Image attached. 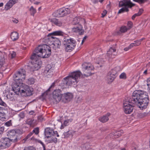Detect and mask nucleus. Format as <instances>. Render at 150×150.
Here are the masks:
<instances>
[{"label": "nucleus", "mask_w": 150, "mask_h": 150, "mask_svg": "<svg viewBox=\"0 0 150 150\" xmlns=\"http://www.w3.org/2000/svg\"><path fill=\"white\" fill-rule=\"evenodd\" d=\"M82 29V27L80 25L79 27H77L76 28H74L73 30L75 32H79L81 31V34H82L84 31Z\"/></svg>", "instance_id": "29"}, {"label": "nucleus", "mask_w": 150, "mask_h": 150, "mask_svg": "<svg viewBox=\"0 0 150 150\" xmlns=\"http://www.w3.org/2000/svg\"><path fill=\"white\" fill-rule=\"evenodd\" d=\"M63 95L60 89H56L53 92L52 96L54 100L58 103L60 101H62Z\"/></svg>", "instance_id": "10"}, {"label": "nucleus", "mask_w": 150, "mask_h": 150, "mask_svg": "<svg viewBox=\"0 0 150 150\" xmlns=\"http://www.w3.org/2000/svg\"><path fill=\"white\" fill-rule=\"evenodd\" d=\"M110 113H108L106 115L99 117V120L102 122L105 123L109 120L108 117L110 116Z\"/></svg>", "instance_id": "24"}, {"label": "nucleus", "mask_w": 150, "mask_h": 150, "mask_svg": "<svg viewBox=\"0 0 150 150\" xmlns=\"http://www.w3.org/2000/svg\"><path fill=\"white\" fill-rule=\"evenodd\" d=\"M107 11H106V10H105L103 11V12L102 13V17H104L106 15V14L107 13Z\"/></svg>", "instance_id": "51"}, {"label": "nucleus", "mask_w": 150, "mask_h": 150, "mask_svg": "<svg viewBox=\"0 0 150 150\" xmlns=\"http://www.w3.org/2000/svg\"><path fill=\"white\" fill-rule=\"evenodd\" d=\"M24 84L22 83H19V82H15L13 85L12 86L13 91L17 94H19V93H21L22 90L23 89V85Z\"/></svg>", "instance_id": "11"}, {"label": "nucleus", "mask_w": 150, "mask_h": 150, "mask_svg": "<svg viewBox=\"0 0 150 150\" xmlns=\"http://www.w3.org/2000/svg\"><path fill=\"white\" fill-rule=\"evenodd\" d=\"M34 112H35L33 110H31L29 112V113L30 115H33L34 114Z\"/></svg>", "instance_id": "58"}, {"label": "nucleus", "mask_w": 150, "mask_h": 150, "mask_svg": "<svg viewBox=\"0 0 150 150\" xmlns=\"http://www.w3.org/2000/svg\"><path fill=\"white\" fill-rule=\"evenodd\" d=\"M75 132L74 131L71 130H69L66 132H64V137H63L65 138H71L73 134H74Z\"/></svg>", "instance_id": "23"}, {"label": "nucleus", "mask_w": 150, "mask_h": 150, "mask_svg": "<svg viewBox=\"0 0 150 150\" xmlns=\"http://www.w3.org/2000/svg\"><path fill=\"white\" fill-rule=\"evenodd\" d=\"M44 133L46 137L48 138L52 137L54 136L55 134H57V132L54 131L53 129L50 127H47L45 129Z\"/></svg>", "instance_id": "15"}, {"label": "nucleus", "mask_w": 150, "mask_h": 150, "mask_svg": "<svg viewBox=\"0 0 150 150\" xmlns=\"http://www.w3.org/2000/svg\"><path fill=\"white\" fill-rule=\"evenodd\" d=\"M62 44L64 46L65 51L70 52L74 49L76 45V42L73 38H65L63 41Z\"/></svg>", "instance_id": "4"}, {"label": "nucleus", "mask_w": 150, "mask_h": 150, "mask_svg": "<svg viewBox=\"0 0 150 150\" xmlns=\"http://www.w3.org/2000/svg\"><path fill=\"white\" fill-rule=\"evenodd\" d=\"M134 1L140 4H143L147 1V0H133Z\"/></svg>", "instance_id": "37"}, {"label": "nucleus", "mask_w": 150, "mask_h": 150, "mask_svg": "<svg viewBox=\"0 0 150 150\" xmlns=\"http://www.w3.org/2000/svg\"><path fill=\"white\" fill-rule=\"evenodd\" d=\"M38 142L42 144L43 147V150H46L45 146L44 143L41 140H39Z\"/></svg>", "instance_id": "48"}, {"label": "nucleus", "mask_w": 150, "mask_h": 150, "mask_svg": "<svg viewBox=\"0 0 150 150\" xmlns=\"http://www.w3.org/2000/svg\"><path fill=\"white\" fill-rule=\"evenodd\" d=\"M3 3H0V7H2L3 5Z\"/></svg>", "instance_id": "64"}, {"label": "nucleus", "mask_w": 150, "mask_h": 150, "mask_svg": "<svg viewBox=\"0 0 150 150\" xmlns=\"http://www.w3.org/2000/svg\"><path fill=\"white\" fill-rule=\"evenodd\" d=\"M73 97L72 94L70 93H67L63 95L62 101L63 102L66 103L70 101Z\"/></svg>", "instance_id": "17"}, {"label": "nucleus", "mask_w": 150, "mask_h": 150, "mask_svg": "<svg viewBox=\"0 0 150 150\" xmlns=\"http://www.w3.org/2000/svg\"><path fill=\"white\" fill-rule=\"evenodd\" d=\"M25 72L22 70L15 73L13 75V80L14 82H19L22 83L23 79H24L25 77Z\"/></svg>", "instance_id": "9"}, {"label": "nucleus", "mask_w": 150, "mask_h": 150, "mask_svg": "<svg viewBox=\"0 0 150 150\" xmlns=\"http://www.w3.org/2000/svg\"><path fill=\"white\" fill-rule=\"evenodd\" d=\"M143 11V10L142 9H140L138 13V15L140 16L142 13Z\"/></svg>", "instance_id": "53"}, {"label": "nucleus", "mask_w": 150, "mask_h": 150, "mask_svg": "<svg viewBox=\"0 0 150 150\" xmlns=\"http://www.w3.org/2000/svg\"><path fill=\"white\" fill-rule=\"evenodd\" d=\"M62 17L67 15L70 13V9L68 8L63 7L59 9Z\"/></svg>", "instance_id": "20"}, {"label": "nucleus", "mask_w": 150, "mask_h": 150, "mask_svg": "<svg viewBox=\"0 0 150 150\" xmlns=\"http://www.w3.org/2000/svg\"><path fill=\"white\" fill-rule=\"evenodd\" d=\"M144 39V38H142L140 40H137V42H139V43L136 44V45H139L141 44V42Z\"/></svg>", "instance_id": "50"}, {"label": "nucleus", "mask_w": 150, "mask_h": 150, "mask_svg": "<svg viewBox=\"0 0 150 150\" xmlns=\"http://www.w3.org/2000/svg\"><path fill=\"white\" fill-rule=\"evenodd\" d=\"M135 44L134 43H132L131 44L130 46H129V48H131L132 47H133V46H135L134 45Z\"/></svg>", "instance_id": "57"}, {"label": "nucleus", "mask_w": 150, "mask_h": 150, "mask_svg": "<svg viewBox=\"0 0 150 150\" xmlns=\"http://www.w3.org/2000/svg\"><path fill=\"white\" fill-rule=\"evenodd\" d=\"M52 138L50 139L48 141V142L50 143H52L54 142V143H56L57 142V138L55 137H52Z\"/></svg>", "instance_id": "35"}, {"label": "nucleus", "mask_w": 150, "mask_h": 150, "mask_svg": "<svg viewBox=\"0 0 150 150\" xmlns=\"http://www.w3.org/2000/svg\"><path fill=\"white\" fill-rule=\"evenodd\" d=\"M33 134V132H30L26 137L23 139V140L26 141L28 138L30 137Z\"/></svg>", "instance_id": "41"}, {"label": "nucleus", "mask_w": 150, "mask_h": 150, "mask_svg": "<svg viewBox=\"0 0 150 150\" xmlns=\"http://www.w3.org/2000/svg\"><path fill=\"white\" fill-rule=\"evenodd\" d=\"M147 82L148 83H149V82H150V77L147 80Z\"/></svg>", "instance_id": "61"}, {"label": "nucleus", "mask_w": 150, "mask_h": 150, "mask_svg": "<svg viewBox=\"0 0 150 150\" xmlns=\"http://www.w3.org/2000/svg\"><path fill=\"white\" fill-rule=\"evenodd\" d=\"M81 74V72L76 71L71 73L62 80L63 86H70L76 84L79 81Z\"/></svg>", "instance_id": "3"}, {"label": "nucleus", "mask_w": 150, "mask_h": 150, "mask_svg": "<svg viewBox=\"0 0 150 150\" xmlns=\"http://www.w3.org/2000/svg\"><path fill=\"white\" fill-rule=\"evenodd\" d=\"M12 21L13 22L16 23H17L18 22V20L15 18H13Z\"/></svg>", "instance_id": "55"}, {"label": "nucleus", "mask_w": 150, "mask_h": 150, "mask_svg": "<svg viewBox=\"0 0 150 150\" xmlns=\"http://www.w3.org/2000/svg\"><path fill=\"white\" fill-rule=\"evenodd\" d=\"M52 65L51 64H47L44 70V72L46 74H50V75H52L53 74V71L54 67L52 66Z\"/></svg>", "instance_id": "19"}, {"label": "nucleus", "mask_w": 150, "mask_h": 150, "mask_svg": "<svg viewBox=\"0 0 150 150\" xmlns=\"http://www.w3.org/2000/svg\"><path fill=\"white\" fill-rule=\"evenodd\" d=\"M38 118L39 121L42 122L44 120L43 117L42 115L38 116Z\"/></svg>", "instance_id": "46"}, {"label": "nucleus", "mask_w": 150, "mask_h": 150, "mask_svg": "<svg viewBox=\"0 0 150 150\" xmlns=\"http://www.w3.org/2000/svg\"><path fill=\"white\" fill-rule=\"evenodd\" d=\"M4 130V128L3 127H1L0 128V134H2Z\"/></svg>", "instance_id": "54"}, {"label": "nucleus", "mask_w": 150, "mask_h": 150, "mask_svg": "<svg viewBox=\"0 0 150 150\" xmlns=\"http://www.w3.org/2000/svg\"><path fill=\"white\" fill-rule=\"evenodd\" d=\"M79 23V20L77 17L75 18L72 21V24L74 25H76Z\"/></svg>", "instance_id": "36"}, {"label": "nucleus", "mask_w": 150, "mask_h": 150, "mask_svg": "<svg viewBox=\"0 0 150 150\" xmlns=\"http://www.w3.org/2000/svg\"><path fill=\"white\" fill-rule=\"evenodd\" d=\"M9 137V140H10L11 141L13 142H16L18 140L20 139V138L17 136V134H16V132L14 130H11L8 133Z\"/></svg>", "instance_id": "13"}, {"label": "nucleus", "mask_w": 150, "mask_h": 150, "mask_svg": "<svg viewBox=\"0 0 150 150\" xmlns=\"http://www.w3.org/2000/svg\"><path fill=\"white\" fill-rule=\"evenodd\" d=\"M16 132V134H17V136H18L19 137H20V134H22V131L20 129H17L15 130Z\"/></svg>", "instance_id": "39"}, {"label": "nucleus", "mask_w": 150, "mask_h": 150, "mask_svg": "<svg viewBox=\"0 0 150 150\" xmlns=\"http://www.w3.org/2000/svg\"><path fill=\"white\" fill-rule=\"evenodd\" d=\"M45 42L48 45H53L57 48H59L61 45V42L56 37L52 36L47 37L44 39Z\"/></svg>", "instance_id": "6"}, {"label": "nucleus", "mask_w": 150, "mask_h": 150, "mask_svg": "<svg viewBox=\"0 0 150 150\" xmlns=\"http://www.w3.org/2000/svg\"><path fill=\"white\" fill-rule=\"evenodd\" d=\"M4 59L3 58L0 59V68L3 65L4 63Z\"/></svg>", "instance_id": "45"}, {"label": "nucleus", "mask_w": 150, "mask_h": 150, "mask_svg": "<svg viewBox=\"0 0 150 150\" xmlns=\"http://www.w3.org/2000/svg\"><path fill=\"white\" fill-rule=\"evenodd\" d=\"M132 23L131 21H129L128 22L127 25L129 27V29L132 27Z\"/></svg>", "instance_id": "49"}, {"label": "nucleus", "mask_w": 150, "mask_h": 150, "mask_svg": "<svg viewBox=\"0 0 150 150\" xmlns=\"http://www.w3.org/2000/svg\"><path fill=\"white\" fill-rule=\"evenodd\" d=\"M25 123L30 127H33L36 125V120L33 118L28 119L25 121Z\"/></svg>", "instance_id": "21"}, {"label": "nucleus", "mask_w": 150, "mask_h": 150, "mask_svg": "<svg viewBox=\"0 0 150 150\" xmlns=\"http://www.w3.org/2000/svg\"><path fill=\"white\" fill-rule=\"evenodd\" d=\"M4 112L2 109L1 111V112H0V117L1 116H4Z\"/></svg>", "instance_id": "56"}, {"label": "nucleus", "mask_w": 150, "mask_h": 150, "mask_svg": "<svg viewBox=\"0 0 150 150\" xmlns=\"http://www.w3.org/2000/svg\"><path fill=\"white\" fill-rule=\"evenodd\" d=\"M32 60L31 67L33 71L37 70L40 68L41 61L36 58L35 54H33L30 57Z\"/></svg>", "instance_id": "7"}, {"label": "nucleus", "mask_w": 150, "mask_h": 150, "mask_svg": "<svg viewBox=\"0 0 150 150\" xmlns=\"http://www.w3.org/2000/svg\"><path fill=\"white\" fill-rule=\"evenodd\" d=\"M69 120H67L64 121L63 124H62L60 128L61 129H63L64 127L67 126L68 125L69 122Z\"/></svg>", "instance_id": "32"}, {"label": "nucleus", "mask_w": 150, "mask_h": 150, "mask_svg": "<svg viewBox=\"0 0 150 150\" xmlns=\"http://www.w3.org/2000/svg\"><path fill=\"white\" fill-rule=\"evenodd\" d=\"M5 125L7 127H9L12 125L11 121V120L6 122L5 124Z\"/></svg>", "instance_id": "44"}, {"label": "nucleus", "mask_w": 150, "mask_h": 150, "mask_svg": "<svg viewBox=\"0 0 150 150\" xmlns=\"http://www.w3.org/2000/svg\"><path fill=\"white\" fill-rule=\"evenodd\" d=\"M33 88L29 87L27 85H24L23 88L22 90L21 93L25 94L27 96H30L33 94Z\"/></svg>", "instance_id": "14"}, {"label": "nucleus", "mask_w": 150, "mask_h": 150, "mask_svg": "<svg viewBox=\"0 0 150 150\" xmlns=\"http://www.w3.org/2000/svg\"><path fill=\"white\" fill-rule=\"evenodd\" d=\"M135 5V4L132 3L130 0H123L120 1L119 6L120 7H124L128 8H131Z\"/></svg>", "instance_id": "12"}, {"label": "nucleus", "mask_w": 150, "mask_h": 150, "mask_svg": "<svg viewBox=\"0 0 150 150\" xmlns=\"http://www.w3.org/2000/svg\"><path fill=\"white\" fill-rule=\"evenodd\" d=\"M9 139L8 138L2 139L0 141V147L3 149L6 147V146H8L9 144Z\"/></svg>", "instance_id": "18"}, {"label": "nucleus", "mask_w": 150, "mask_h": 150, "mask_svg": "<svg viewBox=\"0 0 150 150\" xmlns=\"http://www.w3.org/2000/svg\"><path fill=\"white\" fill-rule=\"evenodd\" d=\"M136 17L134 15L132 16V20H134Z\"/></svg>", "instance_id": "60"}, {"label": "nucleus", "mask_w": 150, "mask_h": 150, "mask_svg": "<svg viewBox=\"0 0 150 150\" xmlns=\"http://www.w3.org/2000/svg\"><path fill=\"white\" fill-rule=\"evenodd\" d=\"M40 3V2H36L34 3V4L36 5H38Z\"/></svg>", "instance_id": "62"}, {"label": "nucleus", "mask_w": 150, "mask_h": 150, "mask_svg": "<svg viewBox=\"0 0 150 150\" xmlns=\"http://www.w3.org/2000/svg\"><path fill=\"white\" fill-rule=\"evenodd\" d=\"M32 132H33V133H35L36 135L38 134L39 133V128L38 127L35 128Z\"/></svg>", "instance_id": "43"}, {"label": "nucleus", "mask_w": 150, "mask_h": 150, "mask_svg": "<svg viewBox=\"0 0 150 150\" xmlns=\"http://www.w3.org/2000/svg\"><path fill=\"white\" fill-rule=\"evenodd\" d=\"M36 58H42L49 57L51 53L50 47L47 44L40 45L36 47L34 50Z\"/></svg>", "instance_id": "2"}, {"label": "nucleus", "mask_w": 150, "mask_h": 150, "mask_svg": "<svg viewBox=\"0 0 150 150\" xmlns=\"http://www.w3.org/2000/svg\"><path fill=\"white\" fill-rule=\"evenodd\" d=\"M53 22L57 26H61L62 25V21L57 19H54L52 20Z\"/></svg>", "instance_id": "28"}, {"label": "nucleus", "mask_w": 150, "mask_h": 150, "mask_svg": "<svg viewBox=\"0 0 150 150\" xmlns=\"http://www.w3.org/2000/svg\"><path fill=\"white\" fill-rule=\"evenodd\" d=\"M117 54L116 52V49L112 47H110L109 50L108 51L106 55V58L108 59L110 58H113L114 56Z\"/></svg>", "instance_id": "16"}, {"label": "nucleus", "mask_w": 150, "mask_h": 150, "mask_svg": "<svg viewBox=\"0 0 150 150\" xmlns=\"http://www.w3.org/2000/svg\"><path fill=\"white\" fill-rule=\"evenodd\" d=\"M56 83V81H54L53 83L50 86L49 88L44 93H43L42 94V95L43 96H45L47 95V93L48 92L50 91V88H53L55 86V84Z\"/></svg>", "instance_id": "27"}, {"label": "nucleus", "mask_w": 150, "mask_h": 150, "mask_svg": "<svg viewBox=\"0 0 150 150\" xmlns=\"http://www.w3.org/2000/svg\"><path fill=\"white\" fill-rule=\"evenodd\" d=\"M64 35V33L61 31H54L53 32L49 34V35H60L63 36Z\"/></svg>", "instance_id": "26"}, {"label": "nucleus", "mask_w": 150, "mask_h": 150, "mask_svg": "<svg viewBox=\"0 0 150 150\" xmlns=\"http://www.w3.org/2000/svg\"><path fill=\"white\" fill-rule=\"evenodd\" d=\"M16 3V0H10L5 5V9L6 10H8V9L11 8Z\"/></svg>", "instance_id": "22"}, {"label": "nucleus", "mask_w": 150, "mask_h": 150, "mask_svg": "<svg viewBox=\"0 0 150 150\" xmlns=\"http://www.w3.org/2000/svg\"><path fill=\"white\" fill-rule=\"evenodd\" d=\"M23 150H36L35 148L32 146L25 147Z\"/></svg>", "instance_id": "42"}, {"label": "nucleus", "mask_w": 150, "mask_h": 150, "mask_svg": "<svg viewBox=\"0 0 150 150\" xmlns=\"http://www.w3.org/2000/svg\"><path fill=\"white\" fill-rule=\"evenodd\" d=\"M149 102V96L146 92L139 90L134 91L132 98L126 99L125 102L123 103L124 111L126 114H130L133 110V104L143 110L146 108Z\"/></svg>", "instance_id": "1"}, {"label": "nucleus", "mask_w": 150, "mask_h": 150, "mask_svg": "<svg viewBox=\"0 0 150 150\" xmlns=\"http://www.w3.org/2000/svg\"><path fill=\"white\" fill-rule=\"evenodd\" d=\"M30 11L31 15L34 16L36 12V10L34 8L33 6H32L30 8Z\"/></svg>", "instance_id": "30"}, {"label": "nucleus", "mask_w": 150, "mask_h": 150, "mask_svg": "<svg viewBox=\"0 0 150 150\" xmlns=\"http://www.w3.org/2000/svg\"><path fill=\"white\" fill-rule=\"evenodd\" d=\"M59 10H57V11H55L53 13V15L55 17H62L60 14V13Z\"/></svg>", "instance_id": "31"}, {"label": "nucleus", "mask_w": 150, "mask_h": 150, "mask_svg": "<svg viewBox=\"0 0 150 150\" xmlns=\"http://www.w3.org/2000/svg\"><path fill=\"white\" fill-rule=\"evenodd\" d=\"M134 15L136 17V16H140L139 15H138V13H135V14H134Z\"/></svg>", "instance_id": "63"}, {"label": "nucleus", "mask_w": 150, "mask_h": 150, "mask_svg": "<svg viewBox=\"0 0 150 150\" xmlns=\"http://www.w3.org/2000/svg\"><path fill=\"white\" fill-rule=\"evenodd\" d=\"M121 70L119 66H117L112 69L108 74L107 79L110 82H112L117 75V73Z\"/></svg>", "instance_id": "8"}, {"label": "nucleus", "mask_w": 150, "mask_h": 150, "mask_svg": "<svg viewBox=\"0 0 150 150\" xmlns=\"http://www.w3.org/2000/svg\"><path fill=\"white\" fill-rule=\"evenodd\" d=\"M123 133V131L122 130H121L120 131H117L115 134V135H117L118 137L121 136L122 134Z\"/></svg>", "instance_id": "40"}, {"label": "nucleus", "mask_w": 150, "mask_h": 150, "mask_svg": "<svg viewBox=\"0 0 150 150\" xmlns=\"http://www.w3.org/2000/svg\"><path fill=\"white\" fill-rule=\"evenodd\" d=\"M129 11V9L127 8H125L124 7L120 9L118 12V13H123L125 12H128Z\"/></svg>", "instance_id": "33"}, {"label": "nucleus", "mask_w": 150, "mask_h": 150, "mask_svg": "<svg viewBox=\"0 0 150 150\" xmlns=\"http://www.w3.org/2000/svg\"><path fill=\"white\" fill-rule=\"evenodd\" d=\"M120 79H125L126 78V74L124 73H122L120 76Z\"/></svg>", "instance_id": "47"}, {"label": "nucleus", "mask_w": 150, "mask_h": 150, "mask_svg": "<svg viewBox=\"0 0 150 150\" xmlns=\"http://www.w3.org/2000/svg\"><path fill=\"white\" fill-rule=\"evenodd\" d=\"M35 80L33 78H30L28 79V83L29 84H32L34 83Z\"/></svg>", "instance_id": "38"}, {"label": "nucleus", "mask_w": 150, "mask_h": 150, "mask_svg": "<svg viewBox=\"0 0 150 150\" xmlns=\"http://www.w3.org/2000/svg\"><path fill=\"white\" fill-rule=\"evenodd\" d=\"M130 48H129V47H126V48H125L124 49V50L125 51H128L129 49Z\"/></svg>", "instance_id": "59"}, {"label": "nucleus", "mask_w": 150, "mask_h": 150, "mask_svg": "<svg viewBox=\"0 0 150 150\" xmlns=\"http://www.w3.org/2000/svg\"><path fill=\"white\" fill-rule=\"evenodd\" d=\"M129 29L127 28L126 26H122L120 28V32L121 33H125L127 31V30Z\"/></svg>", "instance_id": "34"}, {"label": "nucleus", "mask_w": 150, "mask_h": 150, "mask_svg": "<svg viewBox=\"0 0 150 150\" xmlns=\"http://www.w3.org/2000/svg\"><path fill=\"white\" fill-rule=\"evenodd\" d=\"M82 69L83 71V75L88 77L94 74L92 73V71L93 70L94 68L93 66L91 64L87 63H84L82 65Z\"/></svg>", "instance_id": "5"}, {"label": "nucleus", "mask_w": 150, "mask_h": 150, "mask_svg": "<svg viewBox=\"0 0 150 150\" xmlns=\"http://www.w3.org/2000/svg\"><path fill=\"white\" fill-rule=\"evenodd\" d=\"M11 38L12 40H16L19 38L18 34L16 32H13L11 33Z\"/></svg>", "instance_id": "25"}, {"label": "nucleus", "mask_w": 150, "mask_h": 150, "mask_svg": "<svg viewBox=\"0 0 150 150\" xmlns=\"http://www.w3.org/2000/svg\"><path fill=\"white\" fill-rule=\"evenodd\" d=\"M16 55V52H14L13 51L12 53L11 54V56L12 58H14Z\"/></svg>", "instance_id": "52"}]
</instances>
